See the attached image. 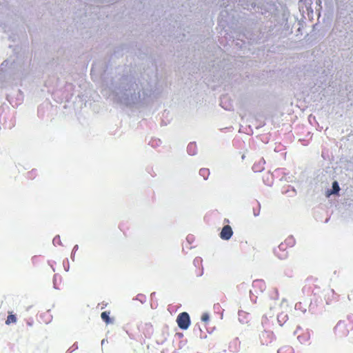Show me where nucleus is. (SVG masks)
<instances>
[{
  "label": "nucleus",
  "instance_id": "obj_9",
  "mask_svg": "<svg viewBox=\"0 0 353 353\" xmlns=\"http://www.w3.org/2000/svg\"><path fill=\"white\" fill-rule=\"evenodd\" d=\"M340 190L339 185L336 181L332 183V190L330 194H337Z\"/></svg>",
  "mask_w": 353,
  "mask_h": 353
},
{
  "label": "nucleus",
  "instance_id": "obj_4",
  "mask_svg": "<svg viewBox=\"0 0 353 353\" xmlns=\"http://www.w3.org/2000/svg\"><path fill=\"white\" fill-rule=\"evenodd\" d=\"M233 234L232 228L229 225H225L220 233L221 239L223 240H229Z\"/></svg>",
  "mask_w": 353,
  "mask_h": 353
},
{
  "label": "nucleus",
  "instance_id": "obj_10",
  "mask_svg": "<svg viewBox=\"0 0 353 353\" xmlns=\"http://www.w3.org/2000/svg\"><path fill=\"white\" fill-rule=\"evenodd\" d=\"M210 319V316L208 313H203L201 316V321L208 323Z\"/></svg>",
  "mask_w": 353,
  "mask_h": 353
},
{
  "label": "nucleus",
  "instance_id": "obj_11",
  "mask_svg": "<svg viewBox=\"0 0 353 353\" xmlns=\"http://www.w3.org/2000/svg\"><path fill=\"white\" fill-rule=\"evenodd\" d=\"M195 146H196V145H195L194 144H193V143H190V144H189V145H188V150H191V148H195Z\"/></svg>",
  "mask_w": 353,
  "mask_h": 353
},
{
  "label": "nucleus",
  "instance_id": "obj_5",
  "mask_svg": "<svg viewBox=\"0 0 353 353\" xmlns=\"http://www.w3.org/2000/svg\"><path fill=\"white\" fill-rule=\"evenodd\" d=\"M110 312L109 311L103 312L101 314V317L102 320L106 324H110L112 322L111 319L110 318Z\"/></svg>",
  "mask_w": 353,
  "mask_h": 353
},
{
  "label": "nucleus",
  "instance_id": "obj_7",
  "mask_svg": "<svg viewBox=\"0 0 353 353\" xmlns=\"http://www.w3.org/2000/svg\"><path fill=\"white\" fill-rule=\"evenodd\" d=\"M278 353H293V349L290 346H283L279 349Z\"/></svg>",
  "mask_w": 353,
  "mask_h": 353
},
{
  "label": "nucleus",
  "instance_id": "obj_6",
  "mask_svg": "<svg viewBox=\"0 0 353 353\" xmlns=\"http://www.w3.org/2000/svg\"><path fill=\"white\" fill-rule=\"evenodd\" d=\"M17 322V317L14 314L12 313H9V315L7 317L6 321V325H10L11 323H15Z\"/></svg>",
  "mask_w": 353,
  "mask_h": 353
},
{
  "label": "nucleus",
  "instance_id": "obj_8",
  "mask_svg": "<svg viewBox=\"0 0 353 353\" xmlns=\"http://www.w3.org/2000/svg\"><path fill=\"white\" fill-rule=\"evenodd\" d=\"M199 174L202 176L204 179H207L210 176V170L208 168H201L199 170Z\"/></svg>",
  "mask_w": 353,
  "mask_h": 353
},
{
  "label": "nucleus",
  "instance_id": "obj_1",
  "mask_svg": "<svg viewBox=\"0 0 353 353\" xmlns=\"http://www.w3.org/2000/svg\"><path fill=\"white\" fill-rule=\"evenodd\" d=\"M353 330V319L347 318L340 321L334 327L335 334L339 337H345Z\"/></svg>",
  "mask_w": 353,
  "mask_h": 353
},
{
  "label": "nucleus",
  "instance_id": "obj_2",
  "mask_svg": "<svg viewBox=\"0 0 353 353\" xmlns=\"http://www.w3.org/2000/svg\"><path fill=\"white\" fill-rule=\"evenodd\" d=\"M295 243V240L292 236H288L285 241L274 249L275 255L280 259H285L288 257V249L292 247Z\"/></svg>",
  "mask_w": 353,
  "mask_h": 353
},
{
  "label": "nucleus",
  "instance_id": "obj_3",
  "mask_svg": "<svg viewBox=\"0 0 353 353\" xmlns=\"http://www.w3.org/2000/svg\"><path fill=\"white\" fill-rule=\"evenodd\" d=\"M176 323L179 328L181 330H187L190 324L189 314L185 312L180 313L176 318Z\"/></svg>",
  "mask_w": 353,
  "mask_h": 353
}]
</instances>
